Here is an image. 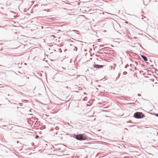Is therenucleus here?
Segmentation results:
<instances>
[{"mask_svg": "<svg viewBox=\"0 0 158 158\" xmlns=\"http://www.w3.org/2000/svg\"><path fill=\"white\" fill-rule=\"evenodd\" d=\"M86 135L84 134H80L77 135H73V137L79 140H86Z\"/></svg>", "mask_w": 158, "mask_h": 158, "instance_id": "nucleus-1", "label": "nucleus"}, {"mask_svg": "<svg viewBox=\"0 0 158 158\" xmlns=\"http://www.w3.org/2000/svg\"><path fill=\"white\" fill-rule=\"evenodd\" d=\"M133 117L136 118H142L145 117V115L141 112H136L134 114Z\"/></svg>", "mask_w": 158, "mask_h": 158, "instance_id": "nucleus-2", "label": "nucleus"}, {"mask_svg": "<svg viewBox=\"0 0 158 158\" xmlns=\"http://www.w3.org/2000/svg\"><path fill=\"white\" fill-rule=\"evenodd\" d=\"M63 146V145L61 144H58L55 145L53 147V148L55 149V151H62V148Z\"/></svg>", "mask_w": 158, "mask_h": 158, "instance_id": "nucleus-3", "label": "nucleus"}, {"mask_svg": "<svg viewBox=\"0 0 158 158\" xmlns=\"http://www.w3.org/2000/svg\"><path fill=\"white\" fill-rule=\"evenodd\" d=\"M103 66V65H100L97 64H95L94 65V68H96L97 69H98L100 68H102Z\"/></svg>", "mask_w": 158, "mask_h": 158, "instance_id": "nucleus-4", "label": "nucleus"}, {"mask_svg": "<svg viewBox=\"0 0 158 158\" xmlns=\"http://www.w3.org/2000/svg\"><path fill=\"white\" fill-rule=\"evenodd\" d=\"M143 59L145 61H147L148 60V58L146 56H144V57H143Z\"/></svg>", "mask_w": 158, "mask_h": 158, "instance_id": "nucleus-5", "label": "nucleus"}, {"mask_svg": "<svg viewBox=\"0 0 158 158\" xmlns=\"http://www.w3.org/2000/svg\"><path fill=\"white\" fill-rule=\"evenodd\" d=\"M120 74H121V73H118V76L117 77L116 79H117L119 77Z\"/></svg>", "mask_w": 158, "mask_h": 158, "instance_id": "nucleus-6", "label": "nucleus"}, {"mask_svg": "<svg viewBox=\"0 0 158 158\" xmlns=\"http://www.w3.org/2000/svg\"><path fill=\"white\" fill-rule=\"evenodd\" d=\"M59 128L58 127H55V131H56V130H59Z\"/></svg>", "mask_w": 158, "mask_h": 158, "instance_id": "nucleus-7", "label": "nucleus"}, {"mask_svg": "<svg viewBox=\"0 0 158 158\" xmlns=\"http://www.w3.org/2000/svg\"><path fill=\"white\" fill-rule=\"evenodd\" d=\"M129 65L128 64H127L125 66V68H127L128 67Z\"/></svg>", "mask_w": 158, "mask_h": 158, "instance_id": "nucleus-8", "label": "nucleus"}, {"mask_svg": "<svg viewBox=\"0 0 158 158\" xmlns=\"http://www.w3.org/2000/svg\"><path fill=\"white\" fill-rule=\"evenodd\" d=\"M127 72L126 71H125L123 73V74L124 75H126L127 74Z\"/></svg>", "mask_w": 158, "mask_h": 158, "instance_id": "nucleus-9", "label": "nucleus"}, {"mask_svg": "<svg viewBox=\"0 0 158 158\" xmlns=\"http://www.w3.org/2000/svg\"><path fill=\"white\" fill-rule=\"evenodd\" d=\"M155 115L156 117H158V113L156 114Z\"/></svg>", "mask_w": 158, "mask_h": 158, "instance_id": "nucleus-10", "label": "nucleus"}, {"mask_svg": "<svg viewBox=\"0 0 158 158\" xmlns=\"http://www.w3.org/2000/svg\"><path fill=\"white\" fill-rule=\"evenodd\" d=\"M141 57L143 58V57H144L145 56L143 55H140Z\"/></svg>", "mask_w": 158, "mask_h": 158, "instance_id": "nucleus-11", "label": "nucleus"}, {"mask_svg": "<svg viewBox=\"0 0 158 158\" xmlns=\"http://www.w3.org/2000/svg\"><path fill=\"white\" fill-rule=\"evenodd\" d=\"M38 137H39V136L38 135L36 136L35 137L36 138H38Z\"/></svg>", "mask_w": 158, "mask_h": 158, "instance_id": "nucleus-12", "label": "nucleus"}, {"mask_svg": "<svg viewBox=\"0 0 158 158\" xmlns=\"http://www.w3.org/2000/svg\"><path fill=\"white\" fill-rule=\"evenodd\" d=\"M141 94H138V96H141Z\"/></svg>", "mask_w": 158, "mask_h": 158, "instance_id": "nucleus-13", "label": "nucleus"}, {"mask_svg": "<svg viewBox=\"0 0 158 158\" xmlns=\"http://www.w3.org/2000/svg\"><path fill=\"white\" fill-rule=\"evenodd\" d=\"M56 131V132H55V133L56 134V135L57 134V132Z\"/></svg>", "mask_w": 158, "mask_h": 158, "instance_id": "nucleus-14", "label": "nucleus"}, {"mask_svg": "<svg viewBox=\"0 0 158 158\" xmlns=\"http://www.w3.org/2000/svg\"><path fill=\"white\" fill-rule=\"evenodd\" d=\"M62 69H65V68H64V67H62Z\"/></svg>", "mask_w": 158, "mask_h": 158, "instance_id": "nucleus-15", "label": "nucleus"}, {"mask_svg": "<svg viewBox=\"0 0 158 158\" xmlns=\"http://www.w3.org/2000/svg\"><path fill=\"white\" fill-rule=\"evenodd\" d=\"M54 130V129H51L50 130V131H53V130Z\"/></svg>", "mask_w": 158, "mask_h": 158, "instance_id": "nucleus-16", "label": "nucleus"}, {"mask_svg": "<svg viewBox=\"0 0 158 158\" xmlns=\"http://www.w3.org/2000/svg\"><path fill=\"white\" fill-rule=\"evenodd\" d=\"M125 129L127 130V129L126 128H125Z\"/></svg>", "mask_w": 158, "mask_h": 158, "instance_id": "nucleus-17", "label": "nucleus"}, {"mask_svg": "<svg viewBox=\"0 0 158 158\" xmlns=\"http://www.w3.org/2000/svg\"><path fill=\"white\" fill-rule=\"evenodd\" d=\"M66 50V49H65V50H64V51H65V50Z\"/></svg>", "mask_w": 158, "mask_h": 158, "instance_id": "nucleus-18", "label": "nucleus"}, {"mask_svg": "<svg viewBox=\"0 0 158 158\" xmlns=\"http://www.w3.org/2000/svg\"><path fill=\"white\" fill-rule=\"evenodd\" d=\"M102 14H104V13L103 12L102 13Z\"/></svg>", "mask_w": 158, "mask_h": 158, "instance_id": "nucleus-19", "label": "nucleus"}, {"mask_svg": "<svg viewBox=\"0 0 158 158\" xmlns=\"http://www.w3.org/2000/svg\"><path fill=\"white\" fill-rule=\"evenodd\" d=\"M9 95H9V94H8V96H9Z\"/></svg>", "mask_w": 158, "mask_h": 158, "instance_id": "nucleus-20", "label": "nucleus"}, {"mask_svg": "<svg viewBox=\"0 0 158 158\" xmlns=\"http://www.w3.org/2000/svg\"><path fill=\"white\" fill-rule=\"evenodd\" d=\"M99 86V87H100V85H99V86Z\"/></svg>", "mask_w": 158, "mask_h": 158, "instance_id": "nucleus-21", "label": "nucleus"}]
</instances>
